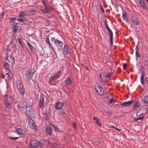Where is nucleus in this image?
I'll return each mask as SVG.
<instances>
[{
	"mask_svg": "<svg viewBox=\"0 0 148 148\" xmlns=\"http://www.w3.org/2000/svg\"><path fill=\"white\" fill-rule=\"evenodd\" d=\"M110 42L111 43V46H112L113 45V35L110 36Z\"/></svg>",
	"mask_w": 148,
	"mask_h": 148,
	"instance_id": "obj_34",
	"label": "nucleus"
},
{
	"mask_svg": "<svg viewBox=\"0 0 148 148\" xmlns=\"http://www.w3.org/2000/svg\"><path fill=\"white\" fill-rule=\"evenodd\" d=\"M17 20L18 21H19L21 22H24L26 21L25 19H22L21 18H18Z\"/></svg>",
	"mask_w": 148,
	"mask_h": 148,
	"instance_id": "obj_41",
	"label": "nucleus"
},
{
	"mask_svg": "<svg viewBox=\"0 0 148 148\" xmlns=\"http://www.w3.org/2000/svg\"><path fill=\"white\" fill-rule=\"evenodd\" d=\"M46 0H42V3L45 6L46 5Z\"/></svg>",
	"mask_w": 148,
	"mask_h": 148,
	"instance_id": "obj_52",
	"label": "nucleus"
},
{
	"mask_svg": "<svg viewBox=\"0 0 148 148\" xmlns=\"http://www.w3.org/2000/svg\"><path fill=\"white\" fill-rule=\"evenodd\" d=\"M12 103H4V105L5 108L10 109L12 108Z\"/></svg>",
	"mask_w": 148,
	"mask_h": 148,
	"instance_id": "obj_18",
	"label": "nucleus"
},
{
	"mask_svg": "<svg viewBox=\"0 0 148 148\" xmlns=\"http://www.w3.org/2000/svg\"><path fill=\"white\" fill-rule=\"evenodd\" d=\"M100 7H101V10L102 12L103 13H104L105 12V11H104V10H103V8L101 4L100 5Z\"/></svg>",
	"mask_w": 148,
	"mask_h": 148,
	"instance_id": "obj_54",
	"label": "nucleus"
},
{
	"mask_svg": "<svg viewBox=\"0 0 148 148\" xmlns=\"http://www.w3.org/2000/svg\"><path fill=\"white\" fill-rule=\"evenodd\" d=\"M93 119L94 120L96 121L97 119H99L96 116H94Z\"/></svg>",
	"mask_w": 148,
	"mask_h": 148,
	"instance_id": "obj_59",
	"label": "nucleus"
},
{
	"mask_svg": "<svg viewBox=\"0 0 148 148\" xmlns=\"http://www.w3.org/2000/svg\"><path fill=\"white\" fill-rule=\"evenodd\" d=\"M30 12L28 11H23L19 13L18 16L21 18H24L26 16H27L29 14Z\"/></svg>",
	"mask_w": 148,
	"mask_h": 148,
	"instance_id": "obj_13",
	"label": "nucleus"
},
{
	"mask_svg": "<svg viewBox=\"0 0 148 148\" xmlns=\"http://www.w3.org/2000/svg\"><path fill=\"white\" fill-rule=\"evenodd\" d=\"M107 29L109 33V36L113 35L112 32L110 28H109Z\"/></svg>",
	"mask_w": 148,
	"mask_h": 148,
	"instance_id": "obj_38",
	"label": "nucleus"
},
{
	"mask_svg": "<svg viewBox=\"0 0 148 148\" xmlns=\"http://www.w3.org/2000/svg\"><path fill=\"white\" fill-rule=\"evenodd\" d=\"M59 113L62 115H64L65 114V112L62 111H60L59 112Z\"/></svg>",
	"mask_w": 148,
	"mask_h": 148,
	"instance_id": "obj_55",
	"label": "nucleus"
},
{
	"mask_svg": "<svg viewBox=\"0 0 148 148\" xmlns=\"http://www.w3.org/2000/svg\"><path fill=\"white\" fill-rule=\"evenodd\" d=\"M12 44L13 49L14 50V51H16V44L15 43H12Z\"/></svg>",
	"mask_w": 148,
	"mask_h": 148,
	"instance_id": "obj_40",
	"label": "nucleus"
},
{
	"mask_svg": "<svg viewBox=\"0 0 148 148\" xmlns=\"http://www.w3.org/2000/svg\"><path fill=\"white\" fill-rule=\"evenodd\" d=\"M17 23L15 22H13L12 24V28H13V27H18V26H17Z\"/></svg>",
	"mask_w": 148,
	"mask_h": 148,
	"instance_id": "obj_39",
	"label": "nucleus"
},
{
	"mask_svg": "<svg viewBox=\"0 0 148 148\" xmlns=\"http://www.w3.org/2000/svg\"><path fill=\"white\" fill-rule=\"evenodd\" d=\"M21 27L20 26H18V27H14L12 28V31L14 32V33L18 32V31L20 29Z\"/></svg>",
	"mask_w": 148,
	"mask_h": 148,
	"instance_id": "obj_28",
	"label": "nucleus"
},
{
	"mask_svg": "<svg viewBox=\"0 0 148 148\" xmlns=\"http://www.w3.org/2000/svg\"><path fill=\"white\" fill-rule=\"evenodd\" d=\"M28 125L32 128H34L36 126V123L34 122L33 120L31 119L28 118L27 119Z\"/></svg>",
	"mask_w": 148,
	"mask_h": 148,
	"instance_id": "obj_12",
	"label": "nucleus"
},
{
	"mask_svg": "<svg viewBox=\"0 0 148 148\" xmlns=\"http://www.w3.org/2000/svg\"><path fill=\"white\" fill-rule=\"evenodd\" d=\"M44 102H39V107L40 108H42L44 105Z\"/></svg>",
	"mask_w": 148,
	"mask_h": 148,
	"instance_id": "obj_33",
	"label": "nucleus"
},
{
	"mask_svg": "<svg viewBox=\"0 0 148 148\" xmlns=\"http://www.w3.org/2000/svg\"><path fill=\"white\" fill-rule=\"evenodd\" d=\"M71 49L67 45H64L62 49V52L64 55H68L71 53Z\"/></svg>",
	"mask_w": 148,
	"mask_h": 148,
	"instance_id": "obj_8",
	"label": "nucleus"
},
{
	"mask_svg": "<svg viewBox=\"0 0 148 148\" xmlns=\"http://www.w3.org/2000/svg\"><path fill=\"white\" fill-rule=\"evenodd\" d=\"M51 41H54L55 45L58 49L59 50H62L63 44L62 42L57 39H55L53 38H52Z\"/></svg>",
	"mask_w": 148,
	"mask_h": 148,
	"instance_id": "obj_3",
	"label": "nucleus"
},
{
	"mask_svg": "<svg viewBox=\"0 0 148 148\" xmlns=\"http://www.w3.org/2000/svg\"><path fill=\"white\" fill-rule=\"evenodd\" d=\"M4 103H12L13 98L12 96L5 95L3 96Z\"/></svg>",
	"mask_w": 148,
	"mask_h": 148,
	"instance_id": "obj_7",
	"label": "nucleus"
},
{
	"mask_svg": "<svg viewBox=\"0 0 148 148\" xmlns=\"http://www.w3.org/2000/svg\"><path fill=\"white\" fill-rule=\"evenodd\" d=\"M27 104L26 102H25L22 104L21 107L23 109L25 110L26 108L27 107Z\"/></svg>",
	"mask_w": 148,
	"mask_h": 148,
	"instance_id": "obj_32",
	"label": "nucleus"
},
{
	"mask_svg": "<svg viewBox=\"0 0 148 148\" xmlns=\"http://www.w3.org/2000/svg\"><path fill=\"white\" fill-rule=\"evenodd\" d=\"M64 105L62 102H58L55 104V108L56 110L62 109L63 108Z\"/></svg>",
	"mask_w": 148,
	"mask_h": 148,
	"instance_id": "obj_11",
	"label": "nucleus"
},
{
	"mask_svg": "<svg viewBox=\"0 0 148 148\" xmlns=\"http://www.w3.org/2000/svg\"><path fill=\"white\" fill-rule=\"evenodd\" d=\"M34 71L33 69H29L26 72L25 74V78L27 80H29L32 77L33 75Z\"/></svg>",
	"mask_w": 148,
	"mask_h": 148,
	"instance_id": "obj_5",
	"label": "nucleus"
},
{
	"mask_svg": "<svg viewBox=\"0 0 148 148\" xmlns=\"http://www.w3.org/2000/svg\"><path fill=\"white\" fill-rule=\"evenodd\" d=\"M51 126L55 129L56 131H58L59 129L57 127L53 124H51Z\"/></svg>",
	"mask_w": 148,
	"mask_h": 148,
	"instance_id": "obj_36",
	"label": "nucleus"
},
{
	"mask_svg": "<svg viewBox=\"0 0 148 148\" xmlns=\"http://www.w3.org/2000/svg\"><path fill=\"white\" fill-rule=\"evenodd\" d=\"M122 17L123 20L125 21H127V14L126 12L125 11L122 12Z\"/></svg>",
	"mask_w": 148,
	"mask_h": 148,
	"instance_id": "obj_22",
	"label": "nucleus"
},
{
	"mask_svg": "<svg viewBox=\"0 0 148 148\" xmlns=\"http://www.w3.org/2000/svg\"><path fill=\"white\" fill-rule=\"evenodd\" d=\"M27 44L29 47L30 49L32 52H34V47L31 44L29 43L28 42H27Z\"/></svg>",
	"mask_w": 148,
	"mask_h": 148,
	"instance_id": "obj_25",
	"label": "nucleus"
},
{
	"mask_svg": "<svg viewBox=\"0 0 148 148\" xmlns=\"http://www.w3.org/2000/svg\"><path fill=\"white\" fill-rule=\"evenodd\" d=\"M141 110H142L141 109H140L138 111L136 114L137 116H140L143 114Z\"/></svg>",
	"mask_w": 148,
	"mask_h": 148,
	"instance_id": "obj_30",
	"label": "nucleus"
},
{
	"mask_svg": "<svg viewBox=\"0 0 148 148\" xmlns=\"http://www.w3.org/2000/svg\"><path fill=\"white\" fill-rule=\"evenodd\" d=\"M99 79H101L102 78V75L100 73L99 74Z\"/></svg>",
	"mask_w": 148,
	"mask_h": 148,
	"instance_id": "obj_63",
	"label": "nucleus"
},
{
	"mask_svg": "<svg viewBox=\"0 0 148 148\" xmlns=\"http://www.w3.org/2000/svg\"><path fill=\"white\" fill-rule=\"evenodd\" d=\"M17 40L18 42L19 43V45L20 46H21L22 45V42L21 38H17Z\"/></svg>",
	"mask_w": 148,
	"mask_h": 148,
	"instance_id": "obj_44",
	"label": "nucleus"
},
{
	"mask_svg": "<svg viewBox=\"0 0 148 148\" xmlns=\"http://www.w3.org/2000/svg\"><path fill=\"white\" fill-rule=\"evenodd\" d=\"M16 19V17H13L11 18L10 19V22H12L14 21H15Z\"/></svg>",
	"mask_w": 148,
	"mask_h": 148,
	"instance_id": "obj_50",
	"label": "nucleus"
},
{
	"mask_svg": "<svg viewBox=\"0 0 148 148\" xmlns=\"http://www.w3.org/2000/svg\"><path fill=\"white\" fill-rule=\"evenodd\" d=\"M48 142V141H44L41 143L38 140H32L29 142L30 146L32 148H36L38 147H42L44 145L47 146V143Z\"/></svg>",
	"mask_w": 148,
	"mask_h": 148,
	"instance_id": "obj_1",
	"label": "nucleus"
},
{
	"mask_svg": "<svg viewBox=\"0 0 148 148\" xmlns=\"http://www.w3.org/2000/svg\"><path fill=\"white\" fill-rule=\"evenodd\" d=\"M105 27H106V29L109 28L106 22V23H105Z\"/></svg>",
	"mask_w": 148,
	"mask_h": 148,
	"instance_id": "obj_57",
	"label": "nucleus"
},
{
	"mask_svg": "<svg viewBox=\"0 0 148 148\" xmlns=\"http://www.w3.org/2000/svg\"><path fill=\"white\" fill-rule=\"evenodd\" d=\"M144 68L143 66H141L140 68V71L141 72H144Z\"/></svg>",
	"mask_w": 148,
	"mask_h": 148,
	"instance_id": "obj_51",
	"label": "nucleus"
},
{
	"mask_svg": "<svg viewBox=\"0 0 148 148\" xmlns=\"http://www.w3.org/2000/svg\"><path fill=\"white\" fill-rule=\"evenodd\" d=\"M3 65L4 68L7 69H10V67L9 66L8 64L5 62H3Z\"/></svg>",
	"mask_w": 148,
	"mask_h": 148,
	"instance_id": "obj_29",
	"label": "nucleus"
},
{
	"mask_svg": "<svg viewBox=\"0 0 148 148\" xmlns=\"http://www.w3.org/2000/svg\"><path fill=\"white\" fill-rule=\"evenodd\" d=\"M112 75V73H108L105 76L107 77L108 78L110 77Z\"/></svg>",
	"mask_w": 148,
	"mask_h": 148,
	"instance_id": "obj_49",
	"label": "nucleus"
},
{
	"mask_svg": "<svg viewBox=\"0 0 148 148\" xmlns=\"http://www.w3.org/2000/svg\"><path fill=\"white\" fill-rule=\"evenodd\" d=\"M132 101L124 102L121 103V105L123 106H128L130 105L132 103Z\"/></svg>",
	"mask_w": 148,
	"mask_h": 148,
	"instance_id": "obj_20",
	"label": "nucleus"
},
{
	"mask_svg": "<svg viewBox=\"0 0 148 148\" xmlns=\"http://www.w3.org/2000/svg\"><path fill=\"white\" fill-rule=\"evenodd\" d=\"M95 123L97 124V125L99 126H101V125L99 119H97Z\"/></svg>",
	"mask_w": 148,
	"mask_h": 148,
	"instance_id": "obj_42",
	"label": "nucleus"
},
{
	"mask_svg": "<svg viewBox=\"0 0 148 148\" xmlns=\"http://www.w3.org/2000/svg\"><path fill=\"white\" fill-rule=\"evenodd\" d=\"M105 113L106 114H108V115H110L111 114V113L109 111V110H106L104 111Z\"/></svg>",
	"mask_w": 148,
	"mask_h": 148,
	"instance_id": "obj_46",
	"label": "nucleus"
},
{
	"mask_svg": "<svg viewBox=\"0 0 148 148\" xmlns=\"http://www.w3.org/2000/svg\"><path fill=\"white\" fill-rule=\"evenodd\" d=\"M144 116H142L141 117H139L138 118H134V121L136 122H138L140 121V122L142 121L144 119Z\"/></svg>",
	"mask_w": 148,
	"mask_h": 148,
	"instance_id": "obj_23",
	"label": "nucleus"
},
{
	"mask_svg": "<svg viewBox=\"0 0 148 148\" xmlns=\"http://www.w3.org/2000/svg\"><path fill=\"white\" fill-rule=\"evenodd\" d=\"M73 127L74 128H75V129L76 128V123H73Z\"/></svg>",
	"mask_w": 148,
	"mask_h": 148,
	"instance_id": "obj_62",
	"label": "nucleus"
},
{
	"mask_svg": "<svg viewBox=\"0 0 148 148\" xmlns=\"http://www.w3.org/2000/svg\"><path fill=\"white\" fill-rule=\"evenodd\" d=\"M9 138L11 140H16L18 139L19 137H9Z\"/></svg>",
	"mask_w": 148,
	"mask_h": 148,
	"instance_id": "obj_48",
	"label": "nucleus"
},
{
	"mask_svg": "<svg viewBox=\"0 0 148 148\" xmlns=\"http://www.w3.org/2000/svg\"><path fill=\"white\" fill-rule=\"evenodd\" d=\"M141 104V101L140 100H138L136 101L134 104L133 108L134 109H136L137 108L139 107Z\"/></svg>",
	"mask_w": 148,
	"mask_h": 148,
	"instance_id": "obj_14",
	"label": "nucleus"
},
{
	"mask_svg": "<svg viewBox=\"0 0 148 148\" xmlns=\"http://www.w3.org/2000/svg\"><path fill=\"white\" fill-rule=\"evenodd\" d=\"M1 76L2 78H4L5 77V75L3 74H1Z\"/></svg>",
	"mask_w": 148,
	"mask_h": 148,
	"instance_id": "obj_64",
	"label": "nucleus"
},
{
	"mask_svg": "<svg viewBox=\"0 0 148 148\" xmlns=\"http://www.w3.org/2000/svg\"><path fill=\"white\" fill-rule=\"evenodd\" d=\"M108 80L106 79L104 81V82H103V85H105L108 82Z\"/></svg>",
	"mask_w": 148,
	"mask_h": 148,
	"instance_id": "obj_56",
	"label": "nucleus"
},
{
	"mask_svg": "<svg viewBox=\"0 0 148 148\" xmlns=\"http://www.w3.org/2000/svg\"><path fill=\"white\" fill-rule=\"evenodd\" d=\"M131 19L132 21L134 23V25H139V21L135 17L132 16L131 17Z\"/></svg>",
	"mask_w": 148,
	"mask_h": 148,
	"instance_id": "obj_16",
	"label": "nucleus"
},
{
	"mask_svg": "<svg viewBox=\"0 0 148 148\" xmlns=\"http://www.w3.org/2000/svg\"><path fill=\"white\" fill-rule=\"evenodd\" d=\"M145 81L147 84H148V78L146 77L145 78Z\"/></svg>",
	"mask_w": 148,
	"mask_h": 148,
	"instance_id": "obj_60",
	"label": "nucleus"
},
{
	"mask_svg": "<svg viewBox=\"0 0 148 148\" xmlns=\"http://www.w3.org/2000/svg\"><path fill=\"white\" fill-rule=\"evenodd\" d=\"M141 75L140 77V82L143 85L144 84V77L145 74L144 72H142Z\"/></svg>",
	"mask_w": 148,
	"mask_h": 148,
	"instance_id": "obj_19",
	"label": "nucleus"
},
{
	"mask_svg": "<svg viewBox=\"0 0 148 148\" xmlns=\"http://www.w3.org/2000/svg\"><path fill=\"white\" fill-rule=\"evenodd\" d=\"M127 67V64L125 63H124L123 65V68L124 69H125Z\"/></svg>",
	"mask_w": 148,
	"mask_h": 148,
	"instance_id": "obj_53",
	"label": "nucleus"
},
{
	"mask_svg": "<svg viewBox=\"0 0 148 148\" xmlns=\"http://www.w3.org/2000/svg\"><path fill=\"white\" fill-rule=\"evenodd\" d=\"M140 56L139 54L138 53V51L137 49L136 50V60H137L138 58L139 57H140Z\"/></svg>",
	"mask_w": 148,
	"mask_h": 148,
	"instance_id": "obj_37",
	"label": "nucleus"
},
{
	"mask_svg": "<svg viewBox=\"0 0 148 148\" xmlns=\"http://www.w3.org/2000/svg\"><path fill=\"white\" fill-rule=\"evenodd\" d=\"M42 115L46 119H48V118L47 116L46 112V111H43Z\"/></svg>",
	"mask_w": 148,
	"mask_h": 148,
	"instance_id": "obj_35",
	"label": "nucleus"
},
{
	"mask_svg": "<svg viewBox=\"0 0 148 148\" xmlns=\"http://www.w3.org/2000/svg\"><path fill=\"white\" fill-rule=\"evenodd\" d=\"M114 100V99L113 98H112L111 99H110V100L108 102V104L109 105L111 104L113 101Z\"/></svg>",
	"mask_w": 148,
	"mask_h": 148,
	"instance_id": "obj_47",
	"label": "nucleus"
},
{
	"mask_svg": "<svg viewBox=\"0 0 148 148\" xmlns=\"http://www.w3.org/2000/svg\"><path fill=\"white\" fill-rule=\"evenodd\" d=\"M99 80L101 83L103 84V78H101V79H99Z\"/></svg>",
	"mask_w": 148,
	"mask_h": 148,
	"instance_id": "obj_61",
	"label": "nucleus"
},
{
	"mask_svg": "<svg viewBox=\"0 0 148 148\" xmlns=\"http://www.w3.org/2000/svg\"><path fill=\"white\" fill-rule=\"evenodd\" d=\"M39 101L44 102V98L42 94H41L40 95Z\"/></svg>",
	"mask_w": 148,
	"mask_h": 148,
	"instance_id": "obj_31",
	"label": "nucleus"
},
{
	"mask_svg": "<svg viewBox=\"0 0 148 148\" xmlns=\"http://www.w3.org/2000/svg\"><path fill=\"white\" fill-rule=\"evenodd\" d=\"M105 27H106V29L109 28L106 22V23H105Z\"/></svg>",
	"mask_w": 148,
	"mask_h": 148,
	"instance_id": "obj_58",
	"label": "nucleus"
},
{
	"mask_svg": "<svg viewBox=\"0 0 148 148\" xmlns=\"http://www.w3.org/2000/svg\"><path fill=\"white\" fill-rule=\"evenodd\" d=\"M16 82L19 94L21 95H23L25 94L24 90L21 82L20 80L18 79L16 80Z\"/></svg>",
	"mask_w": 148,
	"mask_h": 148,
	"instance_id": "obj_2",
	"label": "nucleus"
},
{
	"mask_svg": "<svg viewBox=\"0 0 148 148\" xmlns=\"http://www.w3.org/2000/svg\"><path fill=\"white\" fill-rule=\"evenodd\" d=\"M92 10L94 12H96L97 11V8L96 6H93L92 7Z\"/></svg>",
	"mask_w": 148,
	"mask_h": 148,
	"instance_id": "obj_43",
	"label": "nucleus"
},
{
	"mask_svg": "<svg viewBox=\"0 0 148 148\" xmlns=\"http://www.w3.org/2000/svg\"><path fill=\"white\" fill-rule=\"evenodd\" d=\"M16 131L18 134L21 135H24L26 132L24 127L20 126L17 127Z\"/></svg>",
	"mask_w": 148,
	"mask_h": 148,
	"instance_id": "obj_6",
	"label": "nucleus"
},
{
	"mask_svg": "<svg viewBox=\"0 0 148 148\" xmlns=\"http://www.w3.org/2000/svg\"><path fill=\"white\" fill-rule=\"evenodd\" d=\"M139 3L140 6L144 8L145 9H147L145 4L143 1L142 0H140Z\"/></svg>",
	"mask_w": 148,
	"mask_h": 148,
	"instance_id": "obj_24",
	"label": "nucleus"
},
{
	"mask_svg": "<svg viewBox=\"0 0 148 148\" xmlns=\"http://www.w3.org/2000/svg\"><path fill=\"white\" fill-rule=\"evenodd\" d=\"M46 132L48 135H51L52 134V129L51 127L48 125L46 128Z\"/></svg>",
	"mask_w": 148,
	"mask_h": 148,
	"instance_id": "obj_17",
	"label": "nucleus"
},
{
	"mask_svg": "<svg viewBox=\"0 0 148 148\" xmlns=\"http://www.w3.org/2000/svg\"><path fill=\"white\" fill-rule=\"evenodd\" d=\"M61 71L59 70L58 72L56 74L54 75L49 80L50 83L54 81L55 80L58 78L61 74Z\"/></svg>",
	"mask_w": 148,
	"mask_h": 148,
	"instance_id": "obj_10",
	"label": "nucleus"
},
{
	"mask_svg": "<svg viewBox=\"0 0 148 148\" xmlns=\"http://www.w3.org/2000/svg\"><path fill=\"white\" fill-rule=\"evenodd\" d=\"M95 88L96 91L100 95H104L106 94V91H104L102 88L100 86L96 85L95 86Z\"/></svg>",
	"mask_w": 148,
	"mask_h": 148,
	"instance_id": "obj_4",
	"label": "nucleus"
},
{
	"mask_svg": "<svg viewBox=\"0 0 148 148\" xmlns=\"http://www.w3.org/2000/svg\"><path fill=\"white\" fill-rule=\"evenodd\" d=\"M46 42L49 45V46L50 47H51V48L54 51L55 50L54 49L53 47V46L52 45V44L50 43L48 37H47V38H46Z\"/></svg>",
	"mask_w": 148,
	"mask_h": 148,
	"instance_id": "obj_27",
	"label": "nucleus"
},
{
	"mask_svg": "<svg viewBox=\"0 0 148 148\" xmlns=\"http://www.w3.org/2000/svg\"><path fill=\"white\" fill-rule=\"evenodd\" d=\"M72 83V79L69 77H67L63 81L62 83L65 84L67 86L71 85Z\"/></svg>",
	"mask_w": 148,
	"mask_h": 148,
	"instance_id": "obj_9",
	"label": "nucleus"
},
{
	"mask_svg": "<svg viewBox=\"0 0 148 148\" xmlns=\"http://www.w3.org/2000/svg\"><path fill=\"white\" fill-rule=\"evenodd\" d=\"M6 58V59L8 60V61L11 63H14L15 62L14 58L11 55H9L8 56H7Z\"/></svg>",
	"mask_w": 148,
	"mask_h": 148,
	"instance_id": "obj_15",
	"label": "nucleus"
},
{
	"mask_svg": "<svg viewBox=\"0 0 148 148\" xmlns=\"http://www.w3.org/2000/svg\"><path fill=\"white\" fill-rule=\"evenodd\" d=\"M142 101L145 104L148 103V95H147L143 97Z\"/></svg>",
	"mask_w": 148,
	"mask_h": 148,
	"instance_id": "obj_26",
	"label": "nucleus"
},
{
	"mask_svg": "<svg viewBox=\"0 0 148 148\" xmlns=\"http://www.w3.org/2000/svg\"><path fill=\"white\" fill-rule=\"evenodd\" d=\"M26 112L27 114L29 116L32 117L34 116L33 111L32 109L26 111Z\"/></svg>",
	"mask_w": 148,
	"mask_h": 148,
	"instance_id": "obj_21",
	"label": "nucleus"
},
{
	"mask_svg": "<svg viewBox=\"0 0 148 148\" xmlns=\"http://www.w3.org/2000/svg\"><path fill=\"white\" fill-rule=\"evenodd\" d=\"M26 111H27V110H29L32 109L31 106H27V107L26 108Z\"/></svg>",
	"mask_w": 148,
	"mask_h": 148,
	"instance_id": "obj_45",
	"label": "nucleus"
}]
</instances>
